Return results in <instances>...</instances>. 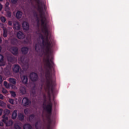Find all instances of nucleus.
I'll return each mask as SVG.
<instances>
[{"label": "nucleus", "mask_w": 129, "mask_h": 129, "mask_svg": "<svg viewBox=\"0 0 129 129\" xmlns=\"http://www.w3.org/2000/svg\"><path fill=\"white\" fill-rule=\"evenodd\" d=\"M52 47L53 44L45 46V55L46 56L43 59L44 69L45 70V78L48 95H50V90L53 93L55 86V74L53 75L52 74V70H53V73H55L54 69L55 64L53 61V57H51L50 58V55L52 53L51 49Z\"/></svg>", "instance_id": "f257e3e1"}, {"label": "nucleus", "mask_w": 129, "mask_h": 129, "mask_svg": "<svg viewBox=\"0 0 129 129\" xmlns=\"http://www.w3.org/2000/svg\"><path fill=\"white\" fill-rule=\"evenodd\" d=\"M45 8H43L42 4L38 5V11L40 14V18H41V24L43 27L42 31H45V33H47V30H49V28L47 26V22H46L47 19L45 16Z\"/></svg>", "instance_id": "f03ea898"}, {"label": "nucleus", "mask_w": 129, "mask_h": 129, "mask_svg": "<svg viewBox=\"0 0 129 129\" xmlns=\"http://www.w3.org/2000/svg\"><path fill=\"white\" fill-rule=\"evenodd\" d=\"M44 103L43 104V109L50 115L52 114V103L50 101L49 103L46 105V95H43Z\"/></svg>", "instance_id": "7ed1b4c3"}, {"label": "nucleus", "mask_w": 129, "mask_h": 129, "mask_svg": "<svg viewBox=\"0 0 129 129\" xmlns=\"http://www.w3.org/2000/svg\"><path fill=\"white\" fill-rule=\"evenodd\" d=\"M43 33H44L45 35V45H43V46H48L50 45H52L53 44V41L51 40L50 38H49V29L47 30V33L45 32V30L42 31Z\"/></svg>", "instance_id": "20e7f679"}, {"label": "nucleus", "mask_w": 129, "mask_h": 129, "mask_svg": "<svg viewBox=\"0 0 129 129\" xmlns=\"http://www.w3.org/2000/svg\"><path fill=\"white\" fill-rule=\"evenodd\" d=\"M4 115H3L2 118L3 119H2V121L3 122H6V120H8V116L10 114V110H9L8 109H6L4 110Z\"/></svg>", "instance_id": "39448f33"}, {"label": "nucleus", "mask_w": 129, "mask_h": 129, "mask_svg": "<svg viewBox=\"0 0 129 129\" xmlns=\"http://www.w3.org/2000/svg\"><path fill=\"white\" fill-rule=\"evenodd\" d=\"M30 80L33 82H36L38 80V76L35 73H31L30 75Z\"/></svg>", "instance_id": "423d86ee"}, {"label": "nucleus", "mask_w": 129, "mask_h": 129, "mask_svg": "<svg viewBox=\"0 0 129 129\" xmlns=\"http://www.w3.org/2000/svg\"><path fill=\"white\" fill-rule=\"evenodd\" d=\"M31 103V101L27 98L25 97L22 99V104L23 106H27Z\"/></svg>", "instance_id": "0eeeda50"}, {"label": "nucleus", "mask_w": 129, "mask_h": 129, "mask_svg": "<svg viewBox=\"0 0 129 129\" xmlns=\"http://www.w3.org/2000/svg\"><path fill=\"white\" fill-rule=\"evenodd\" d=\"M22 28L23 30L28 31L29 30V24L27 22L24 21L22 24Z\"/></svg>", "instance_id": "6e6552de"}, {"label": "nucleus", "mask_w": 129, "mask_h": 129, "mask_svg": "<svg viewBox=\"0 0 129 129\" xmlns=\"http://www.w3.org/2000/svg\"><path fill=\"white\" fill-rule=\"evenodd\" d=\"M12 53L14 55H17L18 54L19 49L16 46H13L11 48Z\"/></svg>", "instance_id": "1a4fd4ad"}, {"label": "nucleus", "mask_w": 129, "mask_h": 129, "mask_svg": "<svg viewBox=\"0 0 129 129\" xmlns=\"http://www.w3.org/2000/svg\"><path fill=\"white\" fill-rule=\"evenodd\" d=\"M14 29L17 30H20V25L19 22L18 21H14Z\"/></svg>", "instance_id": "9d476101"}, {"label": "nucleus", "mask_w": 129, "mask_h": 129, "mask_svg": "<svg viewBox=\"0 0 129 129\" xmlns=\"http://www.w3.org/2000/svg\"><path fill=\"white\" fill-rule=\"evenodd\" d=\"M20 66L18 64H15L13 67V71L15 73H18L20 71Z\"/></svg>", "instance_id": "9b49d317"}, {"label": "nucleus", "mask_w": 129, "mask_h": 129, "mask_svg": "<svg viewBox=\"0 0 129 129\" xmlns=\"http://www.w3.org/2000/svg\"><path fill=\"white\" fill-rule=\"evenodd\" d=\"M17 38L19 39H23L25 38V35L21 31H19L18 33H17Z\"/></svg>", "instance_id": "f8f14e48"}, {"label": "nucleus", "mask_w": 129, "mask_h": 129, "mask_svg": "<svg viewBox=\"0 0 129 129\" xmlns=\"http://www.w3.org/2000/svg\"><path fill=\"white\" fill-rule=\"evenodd\" d=\"M29 48L27 46H24L21 49L22 54L26 55L28 53Z\"/></svg>", "instance_id": "ddd939ff"}, {"label": "nucleus", "mask_w": 129, "mask_h": 129, "mask_svg": "<svg viewBox=\"0 0 129 129\" xmlns=\"http://www.w3.org/2000/svg\"><path fill=\"white\" fill-rule=\"evenodd\" d=\"M20 92L22 95H24L26 94V88L25 86H21L20 87Z\"/></svg>", "instance_id": "4468645a"}, {"label": "nucleus", "mask_w": 129, "mask_h": 129, "mask_svg": "<svg viewBox=\"0 0 129 129\" xmlns=\"http://www.w3.org/2000/svg\"><path fill=\"white\" fill-rule=\"evenodd\" d=\"M35 127L36 129H41L42 128V123L40 120L37 121L35 124Z\"/></svg>", "instance_id": "2eb2a0df"}, {"label": "nucleus", "mask_w": 129, "mask_h": 129, "mask_svg": "<svg viewBox=\"0 0 129 129\" xmlns=\"http://www.w3.org/2000/svg\"><path fill=\"white\" fill-rule=\"evenodd\" d=\"M21 80L23 84H27L28 79L27 76H23L21 77Z\"/></svg>", "instance_id": "dca6fc26"}, {"label": "nucleus", "mask_w": 129, "mask_h": 129, "mask_svg": "<svg viewBox=\"0 0 129 129\" xmlns=\"http://www.w3.org/2000/svg\"><path fill=\"white\" fill-rule=\"evenodd\" d=\"M8 119H6V121L5 122H4L6 124V126H11L12 124H13V122L12 121V120H9L8 121Z\"/></svg>", "instance_id": "f3484780"}, {"label": "nucleus", "mask_w": 129, "mask_h": 129, "mask_svg": "<svg viewBox=\"0 0 129 129\" xmlns=\"http://www.w3.org/2000/svg\"><path fill=\"white\" fill-rule=\"evenodd\" d=\"M9 81L12 84H13L14 85H16L17 84V81L15 79H14L13 78H10L9 79Z\"/></svg>", "instance_id": "a211bd4d"}, {"label": "nucleus", "mask_w": 129, "mask_h": 129, "mask_svg": "<svg viewBox=\"0 0 129 129\" xmlns=\"http://www.w3.org/2000/svg\"><path fill=\"white\" fill-rule=\"evenodd\" d=\"M23 15V13L20 11H18L16 14V18L17 19H20L22 18Z\"/></svg>", "instance_id": "6ab92c4d"}, {"label": "nucleus", "mask_w": 129, "mask_h": 129, "mask_svg": "<svg viewBox=\"0 0 129 129\" xmlns=\"http://www.w3.org/2000/svg\"><path fill=\"white\" fill-rule=\"evenodd\" d=\"M8 61L11 63L14 62L16 61V58L12 56H9L7 57Z\"/></svg>", "instance_id": "aec40b11"}, {"label": "nucleus", "mask_w": 129, "mask_h": 129, "mask_svg": "<svg viewBox=\"0 0 129 129\" xmlns=\"http://www.w3.org/2000/svg\"><path fill=\"white\" fill-rule=\"evenodd\" d=\"M17 110H15L13 112V114H12V119H15L17 118Z\"/></svg>", "instance_id": "412c9836"}, {"label": "nucleus", "mask_w": 129, "mask_h": 129, "mask_svg": "<svg viewBox=\"0 0 129 129\" xmlns=\"http://www.w3.org/2000/svg\"><path fill=\"white\" fill-rule=\"evenodd\" d=\"M32 127L30 124H25L23 126V129H32Z\"/></svg>", "instance_id": "4be33fe9"}, {"label": "nucleus", "mask_w": 129, "mask_h": 129, "mask_svg": "<svg viewBox=\"0 0 129 129\" xmlns=\"http://www.w3.org/2000/svg\"><path fill=\"white\" fill-rule=\"evenodd\" d=\"M24 117H25V116L23 114H22V113L19 114V115H18V119L19 120H21V121L24 120Z\"/></svg>", "instance_id": "5701e85b"}, {"label": "nucleus", "mask_w": 129, "mask_h": 129, "mask_svg": "<svg viewBox=\"0 0 129 129\" xmlns=\"http://www.w3.org/2000/svg\"><path fill=\"white\" fill-rule=\"evenodd\" d=\"M9 6H10V3L7 2L5 5L6 11L10 10V8L9 7Z\"/></svg>", "instance_id": "b1692460"}, {"label": "nucleus", "mask_w": 129, "mask_h": 129, "mask_svg": "<svg viewBox=\"0 0 129 129\" xmlns=\"http://www.w3.org/2000/svg\"><path fill=\"white\" fill-rule=\"evenodd\" d=\"M35 116V114H31L29 116L28 119L30 120V121H32L34 120Z\"/></svg>", "instance_id": "393cba45"}, {"label": "nucleus", "mask_w": 129, "mask_h": 129, "mask_svg": "<svg viewBox=\"0 0 129 129\" xmlns=\"http://www.w3.org/2000/svg\"><path fill=\"white\" fill-rule=\"evenodd\" d=\"M5 73L6 75H7V76L10 75L11 74L10 70L9 69H8L7 68H6L5 69Z\"/></svg>", "instance_id": "a878e982"}, {"label": "nucleus", "mask_w": 129, "mask_h": 129, "mask_svg": "<svg viewBox=\"0 0 129 129\" xmlns=\"http://www.w3.org/2000/svg\"><path fill=\"white\" fill-rule=\"evenodd\" d=\"M40 38L42 40V45L45 46V40H44V37L43 36V34H41L40 36Z\"/></svg>", "instance_id": "bb28decb"}, {"label": "nucleus", "mask_w": 129, "mask_h": 129, "mask_svg": "<svg viewBox=\"0 0 129 129\" xmlns=\"http://www.w3.org/2000/svg\"><path fill=\"white\" fill-rule=\"evenodd\" d=\"M0 20L2 23H5L6 21V19L5 17L2 16L0 18Z\"/></svg>", "instance_id": "cd10ccee"}, {"label": "nucleus", "mask_w": 129, "mask_h": 129, "mask_svg": "<svg viewBox=\"0 0 129 129\" xmlns=\"http://www.w3.org/2000/svg\"><path fill=\"white\" fill-rule=\"evenodd\" d=\"M14 128H15V129H21V126L19 125V124L18 123H16L15 124Z\"/></svg>", "instance_id": "c85d7f7f"}, {"label": "nucleus", "mask_w": 129, "mask_h": 129, "mask_svg": "<svg viewBox=\"0 0 129 129\" xmlns=\"http://www.w3.org/2000/svg\"><path fill=\"white\" fill-rule=\"evenodd\" d=\"M3 36L5 38L7 37V36H8V32L7 31V30H4Z\"/></svg>", "instance_id": "c756f323"}, {"label": "nucleus", "mask_w": 129, "mask_h": 129, "mask_svg": "<svg viewBox=\"0 0 129 129\" xmlns=\"http://www.w3.org/2000/svg\"><path fill=\"white\" fill-rule=\"evenodd\" d=\"M35 49L37 52H38V51L40 50V48L39 47V44H36L35 45Z\"/></svg>", "instance_id": "7c9ffc66"}, {"label": "nucleus", "mask_w": 129, "mask_h": 129, "mask_svg": "<svg viewBox=\"0 0 129 129\" xmlns=\"http://www.w3.org/2000/svg\"><path fill=\"white\" fill-rule=\"evenodd\" d=\"M4 56L3 54H0V63H4Z\"/></svg>", "instance_id": "2f4dec72"}, {"label": "nucleus", "mask_w": 129, "mask_h": 129, "mask_svg": "<svg viewBox=\"0 0 129 129\" xmlns=\"http://www.w3.org/2000/svg\"><path fill=\"white\" fill-rule=\"evenodd\" d=\"M10 94H11V96L13 97H16V92L14 91H10Z\"/></svg>", "instance_id": "473e14b6"}, {"label": "nucleus", "mask_w": 129, "mask_h": 129, "mask_svg": "<svg viewBox=\"0 0 129 129\" xmlns=\"http://www.w3.org/2000/svg\"><path fill=\"white\" fill-rule=\"evenodd\" d=\"M7 17L9 18H11L12 17V13L10 11H7Z\"/></svg>", "instance_id": "72a5a7b5"}, {"label": "nucleus", "mask_w": 129, "mask_h": 129, "mask_svg": "<svg viewBox=\"0 0 129 129\" xmlns=\"http://www.w3.org/2000/svg\"><path fill=\"white\" fill-rule=\"evenodd\" d=\"M12 4L16 5L17 4L18 0H11Z\"/></svg>", "instance_id": "f704fd0d"}, {"label": "nucleus", "mask_w": 129, "mask_h": 129, "mask_svg": "<svg viewBox=\"0 0 129 129\" xmlns=\"http://www.w3.org/2000/svg\"><path fill=\"white\" fill-rule=\"evenodd\" d=\"M9 102L11 104H14V100L13 99H9Z\"/></svg>", "instance_id": "c9c22d12"}, {"label": "nucleus", "mask_w": 129, "mask_h": 129, "mask_svg": "<svg viewBox=\"0 0 129 129\" xmlns=\"http://www.w3.org/2000/svg\"><path fill=\"white\" fill-rule=\"evenodd\" d=\"M4 86L6 87L7 88H9V86L8 85V83L6 81L4 82Z\"/></svg>", "instance_id": "e433bc0d"}, {"label": "nucleus", "mask_w": 129, "mask_h": 129, "mask_svg": "<svg viewBox=\"0 0 129 129\" xmlns=\"http://www.w3.org/2000/svg\"><path fill=\"white\" fill-rule=\"evenodd\" d=\"M2 92L4 94H7L8 93L7 90L5 89H4V88L3 89Z\"/></svg>", "instance_id": "4c0bfd02"}, {"label": "nucleus", "mask_w": 129, "mask_h": 129, "mask_svg": "<svg viewBox=\"0 0 129 129\" xmlns=\"http://www.w3.org/2000/svg\"><path fill=\"white\" fill-rule=\"evenodd\" d=\"M4 95L0 93V99L4 100Z\"/></svg>", "instance_id": "58836bf2"}, {"label": "nucleus", "mask_w": 129, "mask_h": 129, "mask_svg": "<svg viewBox=\"0 0 129 129\" xmlns=\"http://www.w3.org/2000/svg\"><path fill=\"white\" fill-rule=\"evenodd\" d=\"M8 25L10 26H12V21H8Z\"/></svg>", "instance_id": "ea45409f"}, {"label": "nucleus", "mask_w": 129, "mask_h": 129, "mask_svg": "<svg viewBox=\"0 0 129 129\" xmlns=\"http://www.w3.org/2000/svg\"><path fill=\"white\" fill-rule=\"evenodd\" d=\"M24 112L25 114H28V110L27 109H25L24 110Z\"/></svg>", "instance_id": "a19ab883"}, {"label": "nucleus", "mask_w": 129, "mask_h": 129, "mask_svg": "<svg viewBox=\"0 0 129 129\" xmlns=\"http://www.w3.org/2000/svg\"><path fill=\"white\" fill-rule=\"evenodd\" d=\"M3 78L2 76H0V84L3 83Z\"/></svg>", "instance_id": "79ce46f5"}, {"label": "nucleus", "mask_w": 129, "mask_h": 129, "mask_svg": "<svg viewBox=\"0 0 129 129\" xmlns=\"http://www.w3.org/2000/svg\"><path fill=\"white\" fill-rule=\"evenodd\" d=\"M4 101H1V100H0V106H3V104H4Z\"/></svg>", "instance_id": "37998d69"}, {"label": "nucleus", "mask_w": 129, "mask_h": 129, "mask_svg": "<svg viewBox=\"0 0 129 129\" xmlns=\"http://www.w3.org/2000/svg\"><path fill=\"white\" fill-rule=\"evenodd\" d=\"M40 72L41 73H42L44 72L43 68H42V67L40 68Z\"/></svg>", "instance_id": "c03bdc74"}, {"label": "nucleus", "mask_w": 129, "mask_h": 129, "mask_svg": "<svg viewBox=\"0 0 129 129\" xmlns=\"http://www.w3.org/2000/svg\"><path fill=\"white\" fill-rule=\"evenodd\" d=\"M34 16H35L36 18H38V17H38V14H37V13H35L34 14Z\"/></svg>", "instance_id": "a18cd8bd"}, {"label": "nucleus", "mask_w": 129, "mask_h": 129, "mask_svg": "<svg viewBox=\"0 0 129 129\" xmlns=\"http://www.w3.org/2000/svg\"><path fill=\"white\" fill-rule=\"evenodd\" d=\"M3 109H0V116L2 115L3 113Z\"/></svg>", "instance_id": "49530a36"}, {"label": "nucleus", "mask_w": 129, "mask_h": 129, "mask_svg": "<svg viewBox=\"0 0 129 129\" xmlns=\"http://www.w3.org/2000/svg\"><path fill=\"white\" fill-rule=\"evenodd\" d=\"M36 18H37L36 21L38 22V23H39V22H40V20H39V17H37Z\"/></svg>", "instance_id": "de8ad7c7"}, {"label": "nucleus", "mask_w": 129, "mask_h": 129, "mask_svg": "<svg viewBox=\"0 0 129 129\" xmlns=\"http://www.w3.org/2000/svg\"><path fill=\"white\" fill-rule=\"evenodd\" d=\"M23 56H22V57H21V61H22V62H23L24 61V59L23 58Z\"/></svg>", "instance_id": "09e8293b"}, {"label": "nucleus", "mask_w": 129, "mask_h": 129, "mask_svg": "<svg viewBox=\"0 0 129 129\" xmlns=\"http://www.w3.org/2000/svg\"><path fill=\"white\" fill-rule=\"evenodd\" d=\"M0 126H4V123L3 122H0Z\"/></svg>", "instance_id": "8fccbe9b"}, {"label": "nucleus", "mask_w": 129, "mask_h": 129, "mask_svg": "<svg viewBox=\"0 0 129 129\" xmlns=\"http://www.w3.org/2000/svg\"><path fill=\"white\" fill-rule=\"evenodd\" d=\"M36 1L37 2L38 4H40V0H36Z\"/></svg>", "instance_id": "3c124183"}, {"label": "nucleus", "mask_w": 129, "mask_h": 129, "mask_svg": "<svg viewBox=\"0 0 129 129\" xmlns=\"http://www.w3.org/2000/svg\"><path fill=\"white\" fill-rule=\"evenodd\" d=\"M47 129H50V125H49L47 126Z\"/></svg>", "instance_id": "603ef678"}, {"label": "nucleus", "mask_w": 129, "mask_h": 129, "mask_svg": "<svg viewBox=\"0 0 129 129\" xmlns=\"http://www.w3.org/2000/svg\"><path fill=\"white\" fill-rule=\"evenodd\" d=\"M3 42L2 38H0V42L2 43Z\"/></svg>", "instance_id": "864d4df0"}, {"label": "nucleus", "mask_w": 129, "mask_h": 129, "mask_svg": "<svg viewBox=\"0 0 129 129\" xmlns=\"http://www.w3.org/2000/svg\"><path fill=\"white\" fill-rule=\"evenodd\" d=\"M2 46H0V52H1V51H2Z\"/></svg>", "instance_id": "5fc2aeb1"}, {"label": "nucleus", "mask_w": 129, "mask_h": 129, "mask_svg": "<svg viewBox=\"0 0 129 129\" xmlns=\"http://www.w3.org/2000/svg\"><path fill=\"white\" fill-rule=\"evenodd\" d=\"M42 89H43V85H41V90H42Z\"/></svg>", "instance_id": "6e6d98bb"}, {"label": "nucleus", "mask_w": 129, "mask_h": 129, "mask_svg": "<svg viewBox=\"0 0 129 129\" xmlns=\"http://www.w3.org/2000/svg\"><path fill=\"white\" fill-rule=\"evenodd\" d=\"M3 1H4V0H0V2Z\"/></svg>", "instance_id": "4d7b16f0"}]
</instances>
